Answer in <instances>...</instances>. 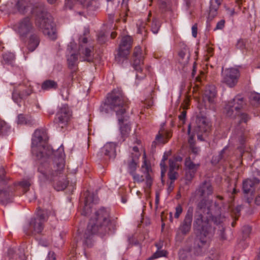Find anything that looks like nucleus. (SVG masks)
<instances>
[{
  "instance_id": "obj_62",
  "label": "nucleus",
  "mask_w": 260,
  "mask_h": 260,
  "mask_svg": "<svg viewBox=\"0 0 260 260\" xmlns=\"http://www.w3.org/2000/svg\"><path fill=\"white\" fill-rule=\"evenodd\" d=\"M182 157L180 156H177L175 158V159H174L176 162L177 161H181L182 160Z\"/></svg>"
},
{
  "instance_id": "obj_33",
  "label": "nucleus",
  "mask_w": 260,
  "mask_h": 260,
  "mask_svg": "<svg viewBox=\"0 0 260 260\" xmlns=\"http://www.w3.org/2000/svg\"><path fill=\"white\" fill-rule=\"evenodd\" d=\"M138 167V164L136 160L132 159V160L128 163V171L129 174L132 175L136 173V171Z\"/></svg>"
},
{
  "instance_id": "obj_15",
  "label": "nucleus",
  "mask_w": 260,
  "mask_h": 260,
  "mask_svg": "<svg viewBox=\"0 0 260 260\" xmlns=\"http://www.w3.org/2000/svg\"><path fill=\"white\" fill-rule=\"evenodd\" d=\"M32 93V88L30 85H19L16 87L12 93V99L16 103L25 99Z\"/></svg>"
},
{
  "instance_id": "obj_10",
  "label": "nucleus",
  "mask_w": 260,
  "mask_h": 260,
  "mask_svg": "<svg viewBox=\"0 0 260 260\" xmlns=\"http://www.w3.org/2000/svg\"><path fill=\"white\" fill-rule=\"evenodd\" d=\"M210 128L211 124L206 117H199L196 119L193 132L197 135L198 140L204 141V137L210 132Z\"/></svg>"
},
{
  "instance_id": "obj_56",
  "label": "nucleus",
  "mask_w": 260,
  "mask_h": 260,
  "mask_svg": "<svg viewBox=\"0 0 260 260\" xmlns=\"http://www.w3.org/2000/svg\"><path fill=\"white\" fill-rule=\"evenodd\" d=\"M240 211H241L240 207H237L233 210V212L235 214L236 217H238L239 216Z\"/></svg>"
},
{
  "instance_id": "obj_40",
  "label": "nucleus",
  "mask_w": 260,
  "mask_h": 260,
  "mask_svg": "<svg viewBox=\"0 0 260 260\" xmlns=\"http://www.w3.org/2000/svg\"><path fill=\"white\" fill-rule=\"evenodd\" d=\"M179 168L178 164L174 159H169V170H177Z\"/></svg>"
},
{
  "instance_id": "obj_32",
  "label": "nucleus",
  "mask_w": 260,
  "mask_h": 260,
  "mask_svg": "<svg viewBox=\"0 0 260 260\" xmlns=\"http://www.w3.org/2000/svg\"><path fill=\"white\" fill-rule=\"evenodd\" d=\"M77 56L75 54H72L68 58L69 67L74 69L77 64Z\"/></svg>"
},
{
  "instance_id": "obj_34",
  "label": "nucleus",
  "mask_w": 260,
  "mask_h": 260,
  "mask_svg": "<svg viewBox=\"0 0 260 260\" xmlns=\"http://www.w3.org/2000/svg\"><path fill=\"white\" fill-rule=\"evenodd\" d=\"M222 0H211L210 12H216Z\"/></svg>"
},
{
  "instance_id": "obj_53",
  "label": "nucleus",
  "mask_w": 260,
  "mask_h": 260,
  "mask_svg": "<svg viewBox=\"0 0 260 260\" xmlns=\"http://www.w3.org/2000/svg\"><path fill=\"white\" fill-rule=\"evenodd\" d=\"M55 253L53 252L50 251L48 253V257L47 260H55Z\"/></svg>"
},
{
  "instance_id": "obj_19",
  "label": "nucleus",
  "mask_w": 260,
  "mask_h": 260,
  "mask_svg": "<svg viewBox=\"0 0 260 260\" xmlns=\"http://www.w3.org/2000/svg\"><path fill=\"white\" fill-rule=\"evenodd\" d=\"M193 209L189 207L185 215L182 222L180 224L179 230L183 235L187 234L190 231L193 216Z\"/></svg>"
},
{
  "instance_id": "obj_64",
  "label": "nucleus",
  "mask_w": 260,
  "mask_h": 260,
  "mask_svg": "<svg viewBox=\"0 0 260 260\" xmlns=\"http://www.w3.org/2000/svg\"><path fill=\"white\" fill-rule=\"evenodd\" d=\"M116 33L115 32H111V37L112 38V39H114L116 37Z\"/></svg>"
},
{
  "instance_id": "obj_38",
  "label": "nucleus",
  "mask_w": 260,
  "mask_h": 260,
  "mask_svg": "<svg viewBox=\"0 0 260 260\" xmlns=\"http://www.w3.org/2000/svg\"><path fill=\"white\" fill-rule=\"evenodd\" d=\"M17 123L19 124H29L30 122L29 120L26 119L24 115L20 114L17 117Z\"/></svg>"
},
{
  "instance_id": "obj_4",
  "label": "nucleus",
  "mask_w": 260,
  "mask_h": 260,
  "mask_svg": "<svg viewBox=\"0 0 260 260\" xmlns=\"http://www.w3.org/2000/svg\"><path fill=\"white\" fill-rule=\"evenodd\" d=\"M110 223V211L105 208L96 211L90 218L87 228L80 238L84 244L89 245L93 235L98 233L104 235L109 230Z\"/></svg>"
},
{
  "instance_id": "obj_25",
  "label": "nucleus",
  "mask_w": 260,
  "mask_h": 260,
  "mask_svg": "<svg viewBox=\"0 0 260 260\" xmlns=\"http://www.w3.org/2000/svg\"><path fill=\"white\" fill-rule=\"evenodd\" d=\"M187 132L189 135L188 143L189 144V149L191 152L193 154H198L200 151V149L199 147H197L195 144V141L194 140V135L190 134V125H188Z\"/></svg>"
},
{
  "instance_id": "obj_63",
  "label": "nucleus",
  "mask_w": 260,
  "mask_h": 260,
  "mask_svg": "<svg viewBox=\"0 0 260 260\" xmlns=\"http://www.w3.org/2000/svg\"><path fill=\"white\" fill-rule=\"evenodd\" d=\"M58 0H47L48 2L50 4H53L57 2Z\"/></svg>"
},
{
  "instance_id": "obj_59",
  "label": "nucleus",
  "mask_w": 260,
  "mask_h": 260,
  "mask_svg": "<svg viewBox=\"0 0 260 260\" xmlns=\"http://www.w3.org/2000/svg\"><path fill=\"white\" fill-rule=\"evenodd\" d=\"M159 201V194L158 192H156L155 194V204L156 206L158 205Z\"/></svg>"
},
{
  "instance_id": "obj_1",
  "label": "nucleus",
  "mask_w": 260,
  "mask_h": 260,
  "mask_svg": "<svg viewBox=\"0 0 260 260\" xmlns=\"http://www.w3.org/2000/svg\"><path fill=\"white\" fill-rule=\"evenodd\" d=\"M213 187L210 182L204 181L200 184L198 192L203 199L198 203L194 216L193 228L198 231L196 243L199 248L206 249L213 236L216 228H213L212 222L218 226L217 234L221 240L225 239V227L223 224L225 217L222 214L221 205L206 198L213 193Z\"/></svg>"
},
{
  "instance_id": "obj_55",
  "label": "nucleus",
  "mask_w": 260,
  "mask_h": 260,
  "mask_svg": "<svg viewBox=\"0 0 260 260\" xmlns=\"http://www.w3.org/2000/svg\"><path fill=\"white\" fill-rule=\"evenodd\" d=\"M206 48H207V52L208 53V54L210 56H212V55L213 54V48L210 46H207Z\"/></svg>"
},
{
  "instance_id": "obj_27",
  "label": "nucleus",
  "mask_w": 260,
  "mask_h": 260,
  "mask_svg": "<svg viewBox=\"0 0 260 260\" xmlns=\"http://www.w3.org/2000/svg\"><path fill=\"white\" fill-rule=\"evenodd\" d=\"M94 202L93 197L92 194H88V196L86 197L84 211L83 212V213L85 215H87L90 212V208L92 207L91 204L94 203Z\"/></svg>"
},
{
  "instance_id": "obj_5",
  "label": "nucleus",
  "mask_w": 260,
  "mask_h": 260,
  "mask_svg": "<svg viewBox=\"0 0 260 260\" xmlns=\"http://www.w3.org/2000/svg\"><path fill=\"white\" fill-rule=\"evenodd\" d=\"M32 14L36 16V25L45 35L51 40L56 39V29L50 16L47 13L42 4L37 3L31 8Z\"/></svg>"
},
{
  "instance_id": "obj_41",
  "label": "nucleus",
  "mask_w": 260,
  "mask_h": 260,
  "mask_svg": "<svg viewBox=\"0 0 260 260\" xmlns=\"http://www.w3.org/2000/svg\"><path fill=\"white\" fill-rule=\"evenodd\" d=\"M167 252L165 251H157L155 252L153 255L149 258V259H153L154 258H156L161 256H166Z\"/></svg>"
},
{
  "instance_id": "obj_45",
  "label": "nucleus",
  "mask_w": 260,
  "mask_h": 260,
  "mask_svg": "<svg viewBox=\"0 0 260 260\" xmlns=\"http://www.w3.org/2000/svg\"><path fill=\"white\" fill-rule=\"evenodd\" d=\"M225 21L222 19L217 22L216 27L214 28V30L217 29H222L224 27Z\"/></svg>"
},
{
  "instance_id": "obj_31",
  "label": "nucleus",
  "mask_w": 260,
  "mask_h": 260,
  "mask_svg": "<svg viewBox=\"0 0 260 260\" xmlns=\"http://www.w3.org/2000/svg\"><path fill=\"white\" fill-rule=\"evenodd\" d=\"M159 9L161 13H165L171 11V4L169 0H161L159 3Z\"/></svg>"
},
{
  "instance_id": "obj_11",
  "label": "nucleus",
  "mask_w": 260,
  "mask_h": 260,
  "mask_svg": "<svg viewBox=\"0 0 260 260\" xmlns=\"http://www.w3.org/2000/svg\"><path fill=\"white\" fill-rule=\"evenodd\" d=\"M72 112L67 105L62 106L56 114L54 122L57 128L61 130L66 127L70 120Z\"/></svg>"
},
{
  "instance_id": "obj_28",
  "label": "nucleus",
  "mask_w": 260,
  "mask_h": 260,
  "mask_svg": "<svg viewBox=\"0 0 260 260\" xmlns=\"http://www.w3.org/2000/svg\"><path fill=\"white\" fill-rule=\"evenodd\" d=\"M11 193L7 189H0V203L5 204L8 203L11 200Z\"/></svg>"
},
{
  "instance_id": "obj_14",
  "label": "nucleus",
  "mask_w": 260,
  "mask_h": 260,
  "mask_svg": "<svg viewBox=\"0 0 260 260\" xmlns=\"http://www.w3.org/2000/svg\"><path fill=\"white\" fill-rule=\"evenodd\" d=\"M222 82L230 87H234L237 83L240 73L238 69L229 68L222 72Z\"/></svg>"
},
{
  "instance_id": "obj_46",
  "label": "nucleus",
  "mask_w": 260,
  "mask_h": 260,
  "mask_svg": "<svg viewBox=\"0 0 260 260\" xmlns=\"http://www.w3.org/2000/svg\"><path fill=\"white\" fill-rule=\"evenodd\" d=\"M98 41L101 44H104L106 41V38L103 33H100L98 35Z\"/></svg>"
},
{
  "instance_id": "obj_42",
  "label": "nucleus",
  "mask_w": 260,
  "mask_h": 260,
  "mask_svg": "<svg viewBox=\"0 0 260 260\" xmlns=\"http://www.w3.org/2000/svg\"><path fill=\"white\" fill-rule=\"evenodd\" d=\"M183 208L180 204H178L175 208V213L174 214V217L176 218H178L182 213Z\"/></svg>"
},
{
  "instance_id": "obj_48",
  "label": "nucleus",
  "mask_w": 260,
  "mask_h": 260,
  "mask_svg": "<svg viewBox=\"0 0 260 260\" xmlns=\"http://www.w3.org/2000/svg\"><path fill=\"white\" fill-rule=\"evenodd\" d=\"M6 129V122L1 119H0V134H3Z\"/></svg>"
},
{
  "instance_id": "obj_60",
  "label": "nucleus",
  "mask_w": 260,
  "mask_h": 260,
  "mask_svg": "<svg viewBox=\"0 0 260 260\" xmlns=\"http://www.w3.org/2000/svg\"><path fill=\"white\" fill-rule=\"evenodd\" d=\"M255 203L257 205H260V194L256 197Z\"/></svg>"
},
{
  "instance_id": "obj_9",
  "label": "nucleus",
  "mask_w": 260,
  "mask_h": 260,
  "mask_svg": "<svg viewBox=\"0 0 260 260\" xmlns=\"http://www.w3.org/2000/svg\"><path fill=\"white\" fill-rule=\"evenodd\" d=\"M144 161L142 166V171L143 175L135 173L132 175L134 182L141 183L145 180V187L150 188L152 184V178L150 174L151 169L150 164L147 161L146 159V155H144Z\"/></svg>"
},
{
  "instance_id": "obj_43",
  "label": "nucleus",
  "mask_w": 260,
  "mask_h": 260,
  "mask_svg": "<svg viewBox=\"0 0 260 260\" xmlns=\"http://www.w3.org/2000/svg\"><path fill=\"white\" fill-rule=\"evenodd\" d=\"M177 172L176 171L174 170H169L168 173L169 178V179L173 181H174L177 178Z\"/></svg>"
},
{
  "instance_id": "obj_26",
  "label": "nucleus",
  "mask_w": 260,
  "mask_h": 260,
  "mask_svg": "<svg viewBox=\"0 0 260 260\" xmlns=\"http://www.w3.org/2000/svg\"><path fill=\"white\" fill-rule=\"evenodd\" d=\"M33 0H19L16 7L19 12L24 13L32 4Z\"/></svg>"
},
{
  "instance_id": "obj_37",
  "label": "nucleus",
  "mask_w": 260,
  "mask_h": 260,
  "mask_svg": "<svg viewBox=\"0 0 260 260\" xmlns=\"http://www.w3.org/2000/svg\"><path fill=\"white\" fill-rule=\"evenodd\" d=\"M160 27V23L157 19H154L152 21L151 23V30L154 34H157Z\"/></svg>"
},
{
  "instance_id": "obj_23",
  "label": "nucleus",
  "mask_w": 260,
  "mask_h": 260,
  "mask_svg": "<svg viewBox=\"0 0 260 260\" xmlns=\"http://www.w3.org/2000/svg\"><path fill=\"white\" fill-rule=\"evenodd\" d=\"M116 146L114 143L106 144L102 149V152L109 158H114L116 155Z\"/></svg>"
},
{
  "instance_id": "obj_50",
  "label": "nucleus",
  "mask_w": 260,
  "mask_h": 260,
  "mask_svg": "<svg viewBox=\"0 0 260 260\" xmlns=\"http://www.w3.org/2000/svg\"><path fill=\"white\" fill-rule=\"evenodd\" d=\"M6 172L4 168L1 167L0 168V180L2 181H5V175Z\"/></svg>"
},
{
  "instance_id": "obj_54",
  "label": "nucleus",
  "mask_w": 260,
  "mask_h": 260,
  "mask_svg": "<svg viewBox=\"0 0 260 260\" xmlns=\"http://www.w3.org/2000/svg\"><path fill=\"white\" fill-rule=\"evenodd\" d=\"M246 136H245V134L241 135L239 139V142L241 145H243L244 144V143L246 141Z\"/></svg>"
},
{
  "instance_id": "obj_36",
  "label": "nucleus",
  "mask_w": 260,
  "mask_h": 260,
  "mask_svg": "<svg viewBox=\"0 0 260 260\" xmlns=\"http://www.w3.org/2000/svg\"><path fill=\"white\" fill-rule=\"evenodd\" d=\"M4 61L6 63H11L15 58L14 54L13 53L8 52L6 53L3 55Z\"/></svg>"
},
{
  "instance_id": "obj_22",
  "label": "nucleus",
  "mask_w": 260,
  "mask_h": 260,
  "mask_svg": "<svg viewBox=\"0 0 260 260\" xmlns=\"http://www.w3.org/2000/svg\"><path fill=\"white\" fill-rule=\"evenodd\" d=\"M172 136L170 132L165 130L164 128H161L158 134L156 136L155 140L153 141V143L156 144H164L166 143L168 140Z\"/></svg>"
},
{
  "instance_id": "obj_6",
  "label": "nucleus",
  "mask_w": 260,
  "mask_h": 260,
  "mask_svg": "<svg viewBox=\"0 0 260 260\" xmlns=\"http://www.w3.org/2000/svg\"><path fill=\"white\" fill-rule=\"evenodd\" d=\"M245 104L243 98L241 95H237L226 103L224 113L228 117L231 118L236 117L239 124L242 123H246L250 119V116L246 113L240 112Z\"/></svg>"
},
{
  "instance_id": "obj_24",
  "label": "nucleus",
  "mask_w": 260,
  "mask_h": 260,
  "mask_svg": "<svg viewBox=\"0 0 260 260\" xmlns=\"http://www.w3.org/2000/svg\"><path fill=\"white\" fill-rule=\"evenodd\" d=\"M40 43V39L36 34H32L28 40L27 49L29 52L34 51L38 46Z\"/></svg>"
},
{
  "instance_id": "obj_7",
  "label": "nucleus",
  "mask_w": 260,
  "mask_h": 260,
  "mask_svg": "<svg viewBox=\"0 0 260 260\" xmlns=\"http://www.w3.org/2000/svg\"><path fill=\"white\" fill-rule=\"evenodd\" d=\"M47 133L45 129H37L34 134L31 142V152L38 159L47 156Z\"/></svg>"
},
{
  "instance_id": "obj_39",
  "label": "nucleus",
  "mask_w": 260,
  "mask_h": 260,
  "mask_svg": "<svg viewBox=\"0 0 260 260\" xmlns=\"http://www.w3.org/2000/svg\"><path fill=\"white\" fill-rule=\"evenodd\" d=\"M167 158L164 155L160 163L161 176H163L165 175L167 171V167L165 165V161L167 160Z\"/></svg>"
},
{
  "instance_id": "obj_17",
  "label": "nucleus",
  "mask_w": 260,
  "mask_h": 260,
  "mask_svg": "<svg viewBox=\"0 0 260 260\" xmlns=\"http://www.w3.org/2000/svg\"><path fill=\"white\" fill-rule=\"evenodd\" d=\"M87 43V39L83 37L80 39L79 53L81 56L80 59L81 61H87L90 62L92 60V52L93 51V47H84L83 44Z\"/></svg>"
},
{
  "instance_id": "obj_47",
  "label": "nucleus",
  "mask_w": 260,
  "mask_h": 260,
  "mask_svg": "<svg viewBox=\"0 0 260 260\" xmlns=\"http://www.w3.org/2000/svg\"><path fill=\"white\" fill-rule=\"evenodd\" d=\"M144 104L147 108L151 107L153 104L152 97L151 96L150 99H146L144 102Z\"/></svg>"
},
{
  "instance_id": "obj_30",
  "label": "nucleus",
  "mask_w": 260,
  "mask_h": 260,
  "mask_svg": "<svg viewBox=\"0 0 260 260\" xmlns=\"http://www.w3.org/2000/svg\"><path fill=\"white\" fill-rule=\"evenodd\" d=\"M229 155V150L228 148L224 147L220 152L219 154L214 157V161H219L222 160L225 161L228 160Z\"/></svg>"
},
{
  "instance_id": "obj_58",
  "label": "nucleus",
  "mask_w": 260,
  "mask_h": 260,
  "mask_svg": "<svg viewBox=\"0 0 260 260\" xmlns=\"http://www.w3.org/2000/svg\"><path fill=\"white\" fill-rule=\"evenodd\" d=\"M133 150L134 152L137 153V154H136V156L138 158V157L140 155L139 152L138 148L137 146H134L133 148Z\"/></svg>"
},
{
  "instance_id": "obj_44",
  "label": "nucleus",
  "mask_w": 260,
  "mask_h": 260,
  "mask_svg": "<svg viewBox=\"0 0 260 260\" xmlns=\"http://www.w3.org/2000/svg\"><path fill=\"white\" fill-rule=\"evenodd\" d=\"M251 228L249 225H244L242 228V232L245 236H247L250 233Z\"/></svg>"
},
{
  "instance_id": "obj_29",
  "label": "nucleus",
  "mask_w": 260,
  "mask_h": 260,
  "mask_svg": "<svg viewBox=\"0 0 260 260\" xmlns=\"http://www.w3.org/2000/svg\"><path fill=\"white\" fill-rule=\"evenodd\" d=\"M41 87L44 90L55 89L57 88V83L53 80H47L42 83Z\"/></svg>"
},
{
  "instance_id": "obj_2",
  "label": "nucleus",
  "mask_w": 260,
  "mask_h": 260,
  "mask_svg": "<svg viewBox=\"0 0 260 260\" xmlns=\"http://www.w3.org/2000/svg\"><path fill=\"white\" fill-rule=\"evenodd\" d=\"M128 102L124 95L122 91L119 89H114L111 92L108 94L105 103L100 107L101 111L108 113L110 110L115 112L120 124L126 121L128 116L126 114L128 108ZM120 131L121 137L124 140L131 131L129 125L127 123L120 125Z\"/></svg>"
},
{
  "instance_id": "obj_51",
  "label": "nucleus",
  "mask_w": 260,
  "mask_h": 260,
  "mask_svg": "<svg viewBox=\"0 0 260 260\" xmlns=\"http://www.w3.org/2000/svg\"><path fill=\"white\" fill-rule=\"evenodd\" d=\"M192 30V35L194 38H196L197 36V30H198V27H197V24H194L191 28Z\"/></svg>"
},
{
  "instance_id": "obj_18",
  "label": "nucleus",
  "mask_w": 260,
  "mask_h": 260,
  "mask_svg": "<svg viewBox=\"0 0 260 260\" xmlns=\"http://www.w3.org/2000/svg\"><path fill=\"white\" fill-rule=\"evenodd\" d=\"M260 189V180L256 178H248L243 181L242 189L245 194H252L256 189Z\"/></svg>"
},
{
  "instance_id": "obj_35",
  "label": "nucleus",
  "mask_w": 260,
  "mask_h": 260,
  "mask_svg": "<svg viewBox=\"0 0 260 260\" xmlns=\"http://www.w3.org/2000/svg\"><path fill=\"white\" fill-rule=\"evenodd\" d=\"M18 185L23 188V190L26 192L29 190L30 186V181L29 179H23L21 181L18 183Z\"/></svg>"
},
{
  "instance_id": "obj_21",
  "label": "nucleus",
  "mask_w": 260,
  "mask_h": 260,
  "mask_svg": "<svg viewBox=\"0 0 260 260\" xmlns=\"http://www.w3.org/2000/svg\"><path fill=\"white\" fill-rule=\"evenodd\" d=\"M216 95V91L214 86L211 85L206 87L203 96V101L206 105L208 102L210 104H214Z\"/></svg>"
},
{
  "instance_id": "obj_3",
  "label": "nucleus",
  "mask_w": 260,
  "mask_h": 260,
  "mask_svg": "<svg viewBox=\"0 0 260 260\" xmlns=\"http://www.w3.org/2000/svg\"><path fill=\"white\" fill-rule=\"evenodd\" d=\"M59 151L61 152L60 155L55 162V165L54 166L53 170L50 165L47 163L41 164L38 169L39 173L38 176L39 180L41 182L44 183L47 181H53L54 182V187L58 190L64 189L69 183L67 180L66 174L62 173L64 167V154L63 149H59Z\"/></svg>"
},
{
  "instance_id": "obj_12",
  "label": "nucleus",
  "mask_w": 260,
  "mask_h": 260,
  "mask_svg": "<svg viewBox=\"0 0 260 260\" xmlns=\"http://www.w3.org/2000/svg\"><path fill=\"white\" fill-rule=\"evenodd\" d=\"M133 40L131 36L123 37L119 45L118 51L115 56V59L118 62H120L122 59H126L129 54V50L132 47Z\"/></svg>"
},
{
  "instance_id": "obj_49",
  "label": "nucleus",
  "mask_w": 260,
  "mask_h": 260,
  "mask_svg": "<svg viewBox=\"0 0 260 260\" xmlns=\"http://www.w3.org/2000/svg\"><path fill=\"white\" fill-rule=\"evenodd\" d=\"M186 115V112L185 110H183L181 112V114L179 116V120L182 121V124H184L185 122V117Z\"/></svg>"
},
{
  "instance_id": "obj_16",
  "label": "nucleus",
  "mask_w": 260,
  "mask_h": 260,
  "mask_svg": "<svg viewBox=\"0 0 260 260\" xmlns=\"http://www.w3.org/2000/svg\"><path fill=\"white\" fill-rule=\"evenodd\" d=\"M34 27L32 22L29 17H26L21 20L16 26V30L20 37L25 39L28 33L32 31Z\"/></svg>"
},
{
  "instance_id": "obj_20",
  "label": "nucleus",
  "mask_w": 260,
  "mask_h": 260,
  "mask_svg": "<svg viewBox=\"0 0 260 260\" xmlns=\"http://www.w3.org/2000/svg\"><path fill=\"white\" fill-rule=\"evenodd\" d=\"M184 166L186 180L191 181L198 171L200 167V164L194 163L191 160L190 157L188 156L185 159Z\"/></svg>"
},
{
  "instance_id": "obj_8",
  "label": "nucleus",
  "mask_w": 260,
  "mask_h": 260,
  "mask_svg": "<svg viewBox=\"0 0 260 260\" xmlns=\"http://www.w3.org/2000/svg\"><path fill=\"white\" fill-rule=\"evenodd\" d=\"M48 216V211L38 209L35 216L31 218L29 222V230L25 231V233L28 235L41 233L44 229V224L47 220Z\"/></svg>"
},
{
  "instance_id": "obj_61",
  "label": "nucleus",
  "mask_w": 260,
  "mask_h": 260,
  "mask_svg": "<svg viewBox=\"0 0 260 260\" xmlns=\"http://www.w3.org/2000/svg\"><path fill=\"white\" fill-rule=\"evenodd\" d=\"M185 55V53L184 52H183V51H181V52H179V56H180L181 58H182V59L184 57Z\"/></svg>"
},
{
  "instance_id": "obj_52",
  "label": "nucleus",
  "mask_w": 260,
  "mask_h": 260,
  "mask_svg": "<svg viewBox=\"0 0 260 260\" xmlns=\"http://www.w3.org/2000/svg\"><path fill=\"white\" fill-rule=\"evenodd\" d=\"M237 47L240 49H243L245 48V43L243 40H240L238 41L237 44Z\"/></svg>"
},
{
  "instance_id": "obj_13",
  "label": "nucleus",
  "mask_w": 260,
  "mask_h": 260,
  "mask_svg": "<svg viewBox=\"0 0 260 260\" xmlns=\"http://www.w3.org/2000/svg\"><path fill=\"white\" fill-rule=\"evenodd\" d=\"M134 61L133 66L137 71L136 78L139 79H143L145 74L142 73V66L143 64V56L142 54V50L139 46L136 47L133 53Z\"/></svg>"
},
{
  "instance_id": "obj_57",
  "label": "nucleus",
  "mask_w": 260,
  "mask_h": 260,
  "mask_svg": "<svg viewBox=\"0 0 260 260\" xmlns=\"http://www.w3.org/2000/svg\"><path fill=\"white\" fill-rule=\"evenodd\" d=\"M253 100L256 101L258 104H260V94H254L252 95Z\"/></svg>"
}]
</instances>
